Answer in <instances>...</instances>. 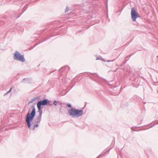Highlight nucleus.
<instances>
[{
    "label": "nucleus",
    "mask_w": 158,
    "mask_h": 158,
    "mask_svg": "<svg viewBox=\"0 0 158 158\" xmlns=\"http://www.w3.org/2000/svg\"><path fill=\"white\" fill-rule=\"evenodd\" d=\"M33 109L31 112L30 113V109L26 117V121L28 127L29 128H31V125H32L34 122L31 123V122L33 121L35 114V109L34 106H32Z\"/></svg>",
    "instance_id": "nucleus-1"
},
{
    "label": "nucleus",
    "mask_w": 158,
    "mask_h": 158,
    "mask_svg": "<svg viewBox=\"0 0 158 158\" xmlns=\"http://www.w3.org/2000/svg\"><path fill=\"white\" fill-rule=\"evenodd\" d=\"M68 112L69 114L73 118L78 117L82 115L83 111L82 110H79L75 108L69 109Z\"/></svg>",
    "instance_id": "nucleus-2"
},
{
    "label": "nucleus",
    "mask_w": 158,
    "mask_h": 158,
    "mask_svg": "<svg viewBox=\"0 0 158 158\" xmlns=\"http://www.w3.org/2000/svg\"><path fill=\"white\" fill-rule=\"evenodd\" d=\"M15 59L23 62L25 61V59L23 56L17 51L16 52L14 56Z\"/></svg>",
    "instance_id": "nucleus-3"
},
{
    "label": "nucleus",
    "mask_w": 158,
    "mask_h": 158,
    "mask_svg": "<svg viewBox=\"0 0 158 158\" xmlns=\"http://www.w3.org/2000/svg\"><path fill=\"white\" fill-rule=\"evenodd\" d=\"M50 102L47 99H44L39 101L37 103V106L41 107V106H46L47 105H50L49 103Z\"/></svg>",
    "instance_id": "nucleus-4"
},
{
    "label": "nucleus",
    "mask_w": 158,
    "mask_h": 158,
    "mask_svg": "<svg viewBox=\"0 0 158 158\" xmlns=\"http://www.w3.org/2000/svg\"><path fill=\"white\" fill-rule=\"evenodd\" d=\"M131 17L133 21H136V19L138 17L134 8H132L131 10Z\"/></svg>",
    "instance_id": "nucleus-5"
},
{
    "label": "nucleus",
    "mask_w": 158,
    "mask_h": 158,
    "mask_svg": "<svg viewBox=\"0 0 158 158\" xmlns=\"http://www.w3.org/2000/svg\"><path fill=\"white\" fill-rule=\"evenodd\" d=\"M37 106L38 109L37 112L39 113V115L38 116L41 117L43 112V110L41 108V107H40L39 106Z\"/></svg>",
    "instance_id": "nucleus-6"
},
{
    "label": "nucleus",
    "mask_w": 158,
    "mask_h": 158,
    "mask_svg": "<svg viewBox=\"0 0 158 158\" xmlns=\"http://www.w3.org/2000/svg\"><path fill=\"white\" fill-rule=\"evenodd\" d=\"M41 117L38 116L37 118L34 120V123L39 124L40 123L41 120Z\"/></svg>",
    "instance_id": "nucleus-7"
},
{
    "label": "nucleus",
    "mask_w": 158,
    "mask_h": 158,
    "mask_svg": "<svg viewBox=\"0 0 158 158\" xmlns=\"http://www.w3.org/2000/svg\"><path fill=\"white\" fill-rule=\"evenodd\" d=\"M38 98V97H35L34 98H33L29 102L28 104H29L30 103H31L33 102H34L36 99H37Z\"/></svg>",
    "instance_id": "nucleus-8"
},
{
    "label": "nucleus",
    "mask_w": 158,
    "mask_h": 158,
    "mask_svg": "<svg viewBox=\"0 0 158 158\" xmlns=\"http://www.w3.org/2000/svg\"><path fill=\"white\" fill-rule=\"evenodd\" d=\"M153 81L154 85H158V80H153Z\"/></svg>",
    "instance_id": "nucleus-9"
},
{
    "label": "nucleus",
    "mask_w": 158,
    "mask_h": 158,
    "mask_svg": "<svg viewBox=\"0 0 158 158\" xmlns=\"http://www.w3.org/2000/svg\"><path fill=\"white\" fill-rule=\"evenodd\" d=\"M35 124H33L34 125V126L33 128V130H35V127H39V124H37V123H35Z\"/></svg>",
    "instance_id": "nucleus-10"
},
{
    "label": "nucleus",
    "mask_w": 158,
    "mask_h": 158,
    "mask_svg": "<svg viewBox=\"0 0 158 158\" xmlns=\"http://www.w3.org/2000/svg\"><path fill=\"white\" fill-rule=\"evenodd\" d=\"M64 67H62L59 70V72L60 73V76H61V75H62L61 74V72L62 71H64Z\"/></svg>",
    "instance_id": "nucleus-11"
},
{
    "label": "nucleus",
    "mask_w": 158,
    "mask_h": 158,
    "mask_svg": "<svg viewBox=\"0 0 158 158\" xmlns=\"http://www.w3.org/2000/svg\"><path fill=\"white\" fill-rule=\"evenodd\" d=\"M57 102L56 100H55L54 101L53 104L55 106H56L57 105Z\"/></svg>",
    "instance_id": "nucleus-12"
},
{
    "label": "nucleus",
    "mask_w": 158,
    "mask_h": 158,
    "mask_svg": "<svg viewBox=\"0 0 158 158\" xmlns=\"http://www.w3.org/2000/svg\"><path fill=\"white\" fill-rule=\"evenodd\" d=\"M69 7L68 6H67L65 11V12H67L69 10Z\"/></svg>",
    "instance_id": "nucleus-13"
},
{
    "label": "nucleus",
    "mask_w": 158,
    "mask_h": 158,
    "mask_svg": "<svg viewBox=\"0 0 158 158\" xmlns=\"http://www.w3.org/2000/svg\"><path fill=\"white\" fill-rule=\"evenodd\" d=\"M67 106L68 107L70 108L71 107V105L70 103H68L67 104Z\"/></svg>",
    "instance_id": "nucleus-14"
},
{
    "label": "nucleus",
    "mask_w": 158,
    "mask_h": 158,
    "mask_svg": "<svg viewBox=\"0 0 158 158\" xmlns=\"http://www.w3.org/2000/svg\"><path fill=\"white\" fill-rule=\"evenodd\" d=\"M12 89V87H11V88H10V89L7 92V93H10L11 91V90Z\"/></svg>",
    "instance_id": "nucleus-15"
},
{
    "label": "nucleus",
    "mask_w": 158,
    "mask_h": 158,
    "mask_svg": "<svg viewBox=\"0 0 158 158\" xmlns=\"http://www.w3.org/2000/svg\"><path fill=\"white\" fill-rule=\"evenodd\" d=\"M9 93H7V92L5 94H4V95H5L6 94H8Z\"/></svg>",
    "instance_id": "nucleus-16"
},
{
    "label": "nucleus",
    "mask_w": 158,
    "mask_h": 158,
    "mask_svg": "<svg viewBox=\"0 0 158 158\" xmlns=\"http://www.w3.org/2000/svg\"><path fill=\"white\" fill-rule=\"evenodd\" d=\"M100 155L98 156L97 158H100Z\"/></svg>",
    "instance_id": "nucleus-17"
},
{
    "label": "nucleus",
    "mask_w": 158,
    "mask_h": 158,
    "mask_svg": "<svg viewBox=\"0 0 158 158\" xmlns=\"http://www.w3.org/2000/svg\"><path fill=\"white\" fill-rule=\"evenodd\" d=\"M157 57H158V56H157Z\"/></svg>",
    "instance_id": "nucleus-18"
}]
</instances>
